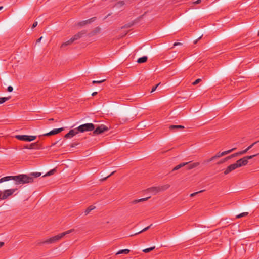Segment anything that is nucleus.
Wrapping results in <instances>:
<instances>
[{
  "instance_id": "1",
  "label": "nucleus",
  "mask_w": 259,
  "mask_h": 259,
  "mask_svg": "<svg viewBox=\"0 0 259 259\" xmlns=\"http://www.w3.org/2000/svg\"><path fill=\"white\" fill-rule=\"evenodd\" d=\"M13 179L16 185H23L32 183V179L31 177H28V175L24 174L14 176Z\"/></svg>"
},
{
  "instance_id": "2",
  "label": "nucleus",
  "mask_w": 259,
  "mask_h": 259,
  "mask_svg": "<svg viewBox=\"0 0 259 259\" xmlns=\"http://www.w3.org/2000/svg\"><path fill=\"white\" fill-rule=\"evenodd\" d=\"M74 231L73 229H70L69 230L66 231L64 232L58 234L55 236L50 238L44 241L42 243H47V244H51L53 243L60 239L64 237L65 235L69 234V233L72 232Z\"/></svg>"
},
{
  "instance_id": "3",
  "label": "nucleus",
  "mask_w": 259,
  "mask_h": 259,
  "mask_svg": "<svg viewBox=\"0 0 259 259\" xmlns=\"http://www.w3.org/2000/svg\"><path fill=\"white\" fill-rule=\"evenodd\" d=\"M257 155H258V154H254L253 155H250V156H245V157L239 159L238 160H237L236 161V162L235 163V164H236V165H237L238 168L240 167L243 166H245L248 163V160L249 159H252V158L255 157Z\"/></svg>"
},
{
  "instance_id": "4",
  "label": "nucleus",
  "mask_w": 259,
  "mask_h": 259,
  "mask_svg": "<svg viewBox=\"0 0 259 259\" xmlns=\"http://www.w3.org/2000/svg\"><path fill=\"white\" fill-rule=\"evenodd\" d=\"M17 190V188L10 189L4 190V191H0V199L6 200L9 196H12L13 193Z\"/></svg>"
},
{
  "instance_id": "5",
  "label": "nucleus",
  "mask_w": 259,
  "mask_h": 259,
  "mask_svg": "<svg viewBox=\"0 0 259 259\" xmlns=\"http://www.w3.org/2000/svg\"><path fill=\"white\" fill-rule=\"evenodd\" d=\"M77 130L81 133L94 131L95 125L93 123H85L82 124L77 127Z\"/></svg>"
},
{
  "instance_id": "6",
  "label": "nucleus",
  "mask_w": 259,
  "mask_h": 259,
  "mask_svg": "<svg viewBox=\"0 0 259 259\" xmlns=\"http://www.w3.org/2000/svg\"><path fill=\"white\" fill-rule=\"evenodd\" d=\"M236 148H232L231 149H230L229 150H227V151H224L222 153L221 152H219L217 154H216V155H215L214 156H212L211 158H210L209 159L207 160V162H210L212 161H213V160L217 159V158H220L223 156H224L225 155H227L229 153H230L231 152H232V151H233L234 150H235Z\"/></svg>"
},
{
  "instance_id": "7",
  "label": "nucleus",
  "mask_w": 259,
  "mask_h": 259,
  "mask_svg": "<svg viewBox=\"0 0 259 259\" xmlns=\"http://www.w3.org/2000/svg\"><path fill=\"white\" fill-rule=\"evenodd\" d=\"M15 138L21 141L31 142L34 140L36 138V136H28V135H16Z\"/></svg>"
},
{
  "instance_id": "8",
  "label": "nucleus",
  "mask_w": 259,
  "mask_h": 259,
  "mask_svg": "<svg viewBox=\"0 0 259 259\" xmlns=\"http://www.w3.org/2000/svg\"><path fill=\"white\" fill-rule=\"evenodd\" d=\"M109 128L107 126L105 125L102 124L98 126L94 130V134L95 135H98L102 134L105 132L108 131Z\"/></svg>"
},
{
  "instance_id": "9",
  "label": "nucleus",
  "mask_w": 259,
  "mask_h": 259,
  "mask_svg": "<svg viewBox=\"0 0 259 259\" xmlns=\"http://www.w3.org/2000/svg\"><path fill=\"white\" fill-rule=\"evenodd\" d=\"M24 148L28 149H42L43 147L41 144H39L38 142H35L31 143L29 145L24 146Z\"/></svg>"
},
{
  "instance_id": "10",
  "label": "nucleus",
  "mask_w": 259,
  "mask_h": 259,
  "mask_svg": "<svg viewBox=\"0 0 259 259\" xmlns=\"http://www.w3.org/2000/svg\"><path fill=\"white\" fill-rule=\"evenodd\" d=\"M63 130H64V128H63V127H61V128H57V129H53L49 133L44 134L43 136H51V135H56L58 133H60L61 132L63 131Z\"/></svg>"
},
{
  "instance_id": "11",
  "label": "nucleus",
  "mask_w": 259,
  "mask_h": 259,
  "mask_svg": "<svg viewBox=\"0 0 259 259\" xmlns=\"http://www.w3.org/2000/svg\"><path fill=\"white\" fill-rule=\"evenodd\" d=\"M237 165H236L235 163H233V164H232L231 165H230L229 166H228L226 169H225V170L224 171V174L225 175H228V174H229L230 172H231L232 171L236 169V168H237Z\"/></svg>"
},
{
  "instance_id": "12",
  "label": "nucleus",
  "mask_w": 259,
  "mask_h": 259,
  "mask_svg": "<svg viewBox=\"0 0 259 259\" xmlns=\"http://www.w3.org/2000/svg\"><path fill=\"white\" fill-rule=\"evenodd\" d=\"M78 132L79 131L77 130V128L71 130L65 135L64 137L65 138H70L75 136L76 134H78Z\"/></svg>"
},
{
  "instance_id": "13",
  "label": "nucleus",
  "mask_w": 259,
  "mask_h": 259,
  "mask_svg": "<svg viewBox=\"0 0 259 259\" xmlns=\"http://www.w3.org/2000/svg\"><path fill=\"white\" fill-rule=\"evenodd\" d=\"M187 165H188V166L187 167V169L188 170H190V169H193V168L197 167L198 166H199L200 165V163L198 162H194L192 163H189Z\"/></svg>"
},
{
  "instance_id": "14",
  "label": "nucleus",
  "mask_w": 259,
  "mask_h": 259,
  "mask_svg": "<svg viewBox=\"0 0 259 259\" xmlns=\"http://www.w3.org/2000/svg\"><path fill=\"white\" fill-rule=\"evenodd\" d=\"M189 163H191V162H183V163H181L180 164H179V165L176 166L172 170V171H175V170H177L178 169H179L180 168L187 165V164H188Z\"/></svg>"
},
{
  "instance_id": "15",
  "label": "nucleus",
  "mask_w": 259,
  "mask_h": 259,
  "mask_svg": "<svg viewBox=\"0 0 259 259\" xmlns=\"http://www.w3.org/2000/svg\"><path fill=\"white\" fill-rule=\"evenodd\" d=\"M85 34V32L83 31H81L77 34H75L74 36H73L71 38L72 40L74 41L75 40H76L80 38H81L83 34Z\"/></svg>"
},
{
  "instance_id": "16",
  "label": "nucleus",
  "mask_w": 259,
  "mask_h": 259,
  "mask_svg": "<svg viewBox=\"0 0 259 259\" xmlns=\"http://www.w3.org/2000/svg\"><path fill=\"white\" fill-rule=\"evenodd\" d=\"M95 17H93L88 20L83 21L82 22H79V25L80 26H83L87 24L91 23V22H93L95 20Z\"/></svg>"
},
{
  "instance_id": "17",
  "label": "nucleus",
  "mask_w": 259,
  "mask_h": 259,
  "mask_svg": "<svg viewBox=\"0 0 259 259\" xmlns=\"http://www.w3.org/2000/svg\"><path fill=\"white\" fill-rule=\"evenodd\" d=\"M234 157V155L233 154H231V155L230 156H228L226 157H225V158L222 159L221 160H220V161H219L218 163H217V164H221L226 161H227V160L232 158Z\"/></svg>"
},
{
  "instance_id": "18",
  "label": "nucleus",
  "mask_w": 259,
  "mask_h": 259,
  "mask_svg": "<svg viewBox=\"0 0 259 259\" xmlns=\"http://www.w3.org/2000/svg\"><path fill=\"white\" fill-rule=\"evenodd\" d=\"M13 177L14 176H6V177H3L0 179V183H2L3 182H6V181H8L10 180H13Z\"/></svg>"
},
{
  "instance_id": "19",
  "label": "nucleus",
  "mask_w": 259,
  "mask_h": 259,
  "mask_svg": "<svg viewBox=\"0 0 259 259\" xmlns=\"http://www.w3.org/2000/svg\"><path fill=\"white\" fill-rule=\"evenodd\" d=\"M41 174L39 172H31L29 175H28V177H31V178L32 179V182H33V179L34 178H37L40 176Z\"/></svg>"
},
{
  "instance_id": "20",
  "label": "nucleus",
  "mask_w": 259,
  "mask_h": 259,
  "mask_svg": "<svg viewBox=\"0 0 259 259\" xmlns=\"http://www.w3.org/2000/svg\"><path fill=\"white\" fill-rule=\"evenodd\" d=\"M149 190L150 192H153L155 194L160 191V188L159 187H152V188H150Z\"/></svg>"
},
{
  "instance_id": "21",
  "label": "nucleus",
  "mask_w": 259,
  "mask_h": 259,
  "mask_svg": "<svg viewBox=\"0 0 259 259\" xmlns=\"http://www.w3.org/2000/svg\"><path fill=\"white\" fill-rule=\"evenodd\" d=\"M147 60V57L146 56H143L138 59L137 62L138 63H143L146 62Z\"/></svg>"
},
{
  "instance_id": "22",
  "label": "nucleus",
  "mask_w": 259,
  "mask_h": 259,
  "mask_svg": "<svg viewBox=\"0 0 259 259\" xmlns=\"http://www.w3.org/2000/svg\"><path fill=\"white\" fill-rule=\"evenodd\" d=\"M95 208V207L93 206V205H91L90 206H89V207H88L86 210L84 211V214L85 215H88V214H89V213L93 210H94V209Z\"/></svg>"
},
{
  "instance_id": "23",
  "label": "nucleus",
  "mask_w": 259,
  "mask_h": 259,
  "mask_svg": "<svg viewBox=\"0 0 259 259\" xmlns=\"http://www.w3.org/2000/svg\"><path fill=\"white\" fill-rule=\"evenodd\" d=\"M184 127L182 125H171L169 126V129L171 130H179V129H183Z\"/></svg>"
},
{
  "instance_id": "24",
  "label": "nucleus",
  "mask_w": 259,
  "mask_h": 259,
  "mask_svg": "<svg viewBox=\"0 0 259 259\" xmlns=\"http://www.w3.org/2000/svg\"><path fill=\"white\" fill-rule=\"evenodd\" d=\"M149 198V197H146V198H141V199H139L134 200L132 202V203L133 204H136L139 202H143V201L148 200V199Z\"/></svg>"
},
{
  "instance_id": "25",
  "label": "nucleus",
  "mask_w": 259,
  "mask_h": 259,
  "mask_svg": "<svg viewBox=\"0 0 259 259\" xmlns=\"http://www.w3.org/2000/svg\"><path fill=\"white\" fill-rule=\"evenodd\" d=\"M130 252V250L128 249H122L119 250L117 253L116 254H127Z\"/></svg>"
},
{
  "instance_id": "26",
  "label": "nucleus",
  "mask_w": 259,
  "mask_h": 259,
  "mask_svg": "<svg viewBox=\"0 0 259 259\" xmlns=\"http://www.w3.org/2000/svg\"><path fill=\"white\" fill-rule=\"evenodd\" d=\"M73 42H74V41L72 40V39L71 38L69 40H68V41H66V42H64V43H63L61 45V47L63 48L64 47H65L67 45H71Z\"/></svg>"
},
{
  "instance_id": "27",
  "label": "nucleus",
  "mask_w": 259,
  "mask_h": 259,
  "mask_svg": "<svg viewBox=\"0 0 259 259\" xmlns=\"http://www.w3.org/2000/svg\"><path fill=\"white\" fill-rule=\"evenodd\" d=\"M11 97H0V104H3L6 101H8L10 99Z\"/></svg>"
},
{
  "instance_id": "28",
  "label": "nucleus",
  "mask_w": 259,
  "mask_h": 259,
  "mask_svg": "<svg viewBox=\"0 0 259 259\" xmlns=\"http://www.w3.org/2000/svg\"><path fill=\"white\" fill-rule=\"evenodd\" d=\"M155 248V246H152L150 248H146V249H144L143 250V251L145 253H148V252H149L153 250V249H154Z\"/></svg>"
},
{
  "instance_id": "29",
  "label": "nucleus",
  "mask_w": 259,
  "mask_h": 259,
  "mask_svg": "<svg viewBox=\"0 0 259 259\" xmlns=\"http://www.w3.org/2000/svg\"><path fill=\"white\" fill-rule=\"evenodd\" d=\"M124 4L125 3L123 1H119L116 4L115 7L117 8H120L121 7L123 6Z\"/></svg>"
},
{
  "instance_id": "30",
  "label": "nucleus",
  "mask_w": 259,
  "mask_h": 259,
  "mask_svg": "<svg viewBox=\"0 0 259 259\" xmlns=\"http://www.w3.org/2000/svg\"><path fill=\"white\" fill-rule=\"evenodd\" d=\"M152 225V224L150 225L149 226H147V227H145V228H144L143 230H141V231H140V232H138V233H136L135 234H136H136H140V233H142V232H144V231H146L148 230V229L151 227V226Z\"/></svg>"
},
{
  "instance_id": "31",
  "label": "nucleus",
  "mask_w": 259,
  "mask_h": 259,
  "mask_svg": "<svg viewBox=\"0 0 259 259\" xmlns=\"http://www.w3.org/2000/svg\"><path fill=\"white\" fill-rule=\"evenodd\" d=\"M248 214V212H243L236 216L237 218H241L242 217H246Z\"/></svg>"
},
{
  "instance_id": "32",
  "label": "nucleus",
  "mask_w": 259,
  "mask_h": 259,
  "mask_svg": "<svg viewBox=\"0 0 259 259\" xmlns=\"http://www.w3.org/2000/svg\"><path fill=\"white\" fill-rule=\"evenodd\" d=\"M169 187H170V185L168 184H166L165 185L162 186L160 187V191H164V190H166L167 189H168Z\"/></svg>"
},
{
  "instance_id": "33",
  "label": "nucleus",
  "mask_w": 259,
  "mask_h": 259,
  "mask_svg": "<svg viewBox=\"0 0 259 259\" xmlns=\"http://www.w3.org/2000/svg\"><path fill=\"white\" fill-rule=\"evenodd\" d=\"M55 171V169H52L50 171H49V172H48L46 175H45L44 176V177L46 176H50L51 175H53Z\"/></svg>"
},
{
  "instance_id": "34",
  "label": "nucleus",
  "mask_w": 259,
  "mask_h": 259,
  "mask_svg": "<svg viewBox=\"0 0 259 259\" xmlns=\"http://www.w3.org/2000/svg\"><path fill=\"white\" fill-rule=\"evenodd\" d=\"M104 81H105V79H103V80H93L92 81V83L93 84H96V83H98V84H100V83H102L103 82H104Z\"/></svg>"
},
{
  "instance_id": "35",
  "label": "nucleus",
  "mask_w": 259,
  "mask_h": 259,
  "mask_svg": "<svg viewBox=\"0 0 259 259\" xmlns=\"http://www.w3.org/2000/svg\"><path fill=\"white\" fill-rule=\"evenodd\" d=\"M233 154L234 155V157H236V156H240V155H243V153L242 151H239L238 152L234 153Z\"/></svg>"
},
{
  "instance_id": "36",
  "label": "nucleus",
  "mask_w": 259,
  "mask_h": 259,
  "mask_svg": "<svg viewBox=\"0 0 259 259\" xmlns=\"http://www.w3.org/2000/svg\"><path fill=\"white\" fill-rule=\"evenodd\" d=\"M201 81V79L198 78V79H196L194 82H193L192 84L193 85H196L198 83H199Z\"/></svg>"
},
{
  "instance_id": "37",
  "label": "nucleus",
  "mask_w": 259,
  "mask_h": 259,
  "mask_svg": "<svg viewBox=\"0 0 259 259\" xmlns=\"http://www.w3.org/2000/svg\"><path fill=\"white\" fill-rule=\"evenodd\" d=\"M204 190H201V191H200L199 192H195V193H192L190 194V197H194L195 196L196 194L199 193H201V192H203Z\"/></svg>"
},
{
  "instance_id": "38",
  "label": "nucleus",
  "mask_w": 259,
  "mask_h": 259,
  "mask_svg": "<svg viewBox=\"0 0 259 259\" xmlns=\"http://www.w3.org/2000/svg\"><path fill=\"white\" fill-rule=\"evenodd\" d=\"M257 143V142H255L253 143H252L251 145H250V146H249L246 149H247V150H250L255 144H256V143Z\"/></svg>"
},
{
  "instance_id": "39",
  "label": "nucleus",
  "mask_w": 259,
  "mask_h": 259,
  "mask_svg": "<svg viewBox=\"0 0 259 259\" xmlns=\"http://www.w3.org/2000/svg\"><path fill=\"white\" fill-rule=\"evenodd\" d=\"M160 84V83H158L157 84V85H156L155 87H153L152 89V90L151 91V92H153L154 91H155L156 89V88L158 87V86Z\"/></svg>"
},
{
  "instance_id": "40",
  "label": "nucleus",
  "mask_w": 259,
  "mask_h": 259,
  "mask_svg": "<svg viewBox=\"0 0 259 259\" xmlns=\"http://www.w3.org/2000/svg\"><path fill=\"white\" fill-rule=\"evenodd\" d=\"M13 88L12 86H9L7 88V91L9 92H11L13 91Z\"/></svg>"
},
{
  "instance_id": "41",
  "label": "nucleus",
  "mask_w": 259,
  "mask_h": 259,
  "mask_svg": "<svg viewBox=\"0 0 259 259\" xmlns=\"http://www.w3.org/2000/svg\"><path fill=\"white\" fill-rule=\"evenodd\" d=\"M37 25V22H36V21L34 22L32 25V28L33 29V28H35V27H36Z\"/></svg>"
},
{
  "instance_id": "42",
  "label": "nucleus",
  "mask_w": 259,
  "mask_h": 259,
  "mask_svg": "<svg viewBox=\"0 0 259 259\" xmlns=\"http://www.w3.org/2000/svg\"><path fill=\"white\" fill-rule=\"evenodd\" d=\"M201 0H197L196 1H195L194 3L195 4H199L201 3Z\"/></svg>"
},
{
  "instance_id": "43",
  "label": "nucleus",
  "mask_w": 259,
  "mask_h": 259,
  "mask_svg": "<svg viewBox=\"0 0 259 259\" xmlns=\"http://www.w3.org/2000/svg\"><path fill=\"white\" fill-rule=\"evenodd\" d=\"M42 37H40L39 38H38L37 40H36V43H38V42H40L41 39H42Z\"/></svg>"
},
{
  "instance_id": "44",
  "label": "nucleus",
  "mask_w": 259,
  "mask_h": 259,
  "mask_svg": "<svg viewBox=\"0 0 259 259\" xmlns=\"http://www.w3.org/2000/svg\"><path fill=\"white\" fill-rule=\"evenodd\" d=\"M182 44L180 43V42H175L174 44V46H178V45H181Z\"/></svg>"
},
{
  "instance_id": "45",
  "label": "nucleus",
  "mask_w": 259,
  "mask_h": 259,
  "mask_svg": "<svg viewBox=\"0 0 259 259\" xmlns=\"http://www.w3.org/2000/svg\"><path fill=\"white\" fill-rule=\"evenodd\" d=\"M242 151L243 154H244L248 151V150H247V149H245V150H242Z\"/></svg>"
},
{
  "instance_id": "46",
  "label": "nucleus",
  "mask_w": 259,
  "mask_h": 259,
  "mask_svg": "<svg viewBox=\"0 0 259 259\" xmlns=\"http://www.w3.org/2000/svg\"><path fill=\"white\" fill-rule=\"evenodd\" d=\"M4 245V243L3 242H0V248L2 247Z\"/></svg>"
},
{
  "instance_id": "47",
  "label": "nucleus",
  "mask_w": 259,
  "mask_h": 259,
  "mask_svg": "<svg viewBox=\"0 0 259 259\" xmlns=\"http://www.w3.org/2000/svg\"><path fill=\"white\" fill-rule=\"evenodd\" d=\"M201 38V36H200V37H199L197 39H196V40L195 41V42H195V44L197 43V41H198V40L199 39H200Z\"/></svg>"
},
{
  "instance_id": "48",
  "label": "nucleus",
  "mask_w": 259,
  "mask_h": 259,
  "mask_svg": "<svg viewBox=\"0 0 259 259\" xmlns=\"http://www.w3.org/2000/svg\"><path fill=\"white\" fill-rule=\"evenodd\" d=\"M96 94H97V92H95L92 93V95L94 96L96 95Z\"/></svg>"
},
{
  "instance_id": "49",
  "label": "nucleus",
  "mask_w": 259,
  "mask_h": 259,
  "mask_svg": "<svg viewBox=\"0 0 259 259\" xmlns=\"http://www.w3.org/2000/svg\"><path fill=\"white\" fill-rule=\"evenodd\" d=\"M54 118H50L49 119V121H54Z\"/></svg>"
},
{
  "instance_id": "50",
  "label": "nucleus",
  "mask_w": 259,
  "mask_h": 259,
  "mask_svg": "<svg viewBox=\"0 0 259 259\" xmlns=\"http://www.w3.org/2000/svg\"><path fill=\"white\" fill-rule=\"evenodd\" d=\"M114 173V172H112V173H111V174L110 175H109L108 176H107L106 178H108L109 176H111L112 175H113Z\"/></svg>"
},
{
  "instance_id": "51",
  "label": "nucleus",
  "mask_w": 259,
  "mask_h": 259,
  "mask_svg": "<svg viewBox=\"0 0 259 259\" xmlns=\"http://www.w3.org/2000/svg\"><path fill=\"white\" fill-rule=\"evenodd\" d=\"M3 7L2 6L0 7V10H1L3 9Z\"/></svg>"
},
{
  "instance_id": "52",
  "label": "nucleus",
  "mask_w": 259,
  "mask_h": 259,
  "mask_svg": "<svg viewBox=\"0 0 259 259\" xmlns=\"http://www.w3.org/2000/svg\"><path fill=\"white\" fill-rule=\"evenodd\" d=\"M258 36H259V31H258Z\"/></svg>"
}]
</instances>
